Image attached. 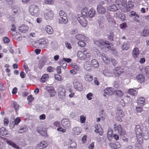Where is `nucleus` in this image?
Segmentation results:
<instances>
[{
    "mask_svg": "<svg viewBox=\"0 0 149 149\" xmlns=\"http://www.w3.org/2000/svg\"><path fill=\"white\" fill-rule=\"evenodd\" d=\"M77 56L80 60H84L86 58H89L91 56V54L90 53L86 52L84 53L82 52L79 50L77 53Z\"/></svg>",
    "mask_w": 149,
    "mask_h": 149,
    "instance_id": "nucleus-1",
    "label": "nucleus"
},
{
    "mask_svg": "<svg viewBox=\"0 0 149 149\" xmlns=\"http://www.w3.org/2000/svg\"><path fill=\"white\" fill-rule=\"evenodd\" d=\"M73 90L70 86H67L66 89L62 86L59 87L58 89V93H74L73 92Z\"/></svg>",
    "mask_w": 149,
    "mask_h": 149,
    "instance_id": "nucleus-2",
    "label": "nucleus"
},
{
    "mask_svg": "<svg viewBox=\"0 0 149 149\" xmlns=\"http://www.w3.org/2000/svg\"><path fill=\"white\" fill-rule=\"evenodd\" d=\"M124 72V70L120 66H118L113 70V74L116 77H118Z\"/></svg>",
    "mask_w": 149,
    "mask_h": 149,
    "instance_id": "nucleus-3",
    "label": "nucleus"
},
{
    "mask_svg": "<svg viewBox=\"0 0 149 149\" xmlns=\"http://www.w3.org/2000/svg\"><path fill=\"white\" fill-rule=\"evenodd\" d=\"M54 14L53 12L51 10H45L44 16L45 18L47 20L52 19L54 17Z\"/></svg>",
    "mask_w": 149,
    "mask_h": 149,
    "instance_id": "nucleus-4",
    "label": "nucleus"
},
{
    "mask_svg": "<svg viewBox=\"0 0 149 149\" xmlns=\"http://www.w3.org/2000/svg\"><path fill=\"white\" fill-rule=\"evenodd\" d=\"M124 116V113L120 108H118L116 111V117L117 120L120 121H122V118Z\"/></svg>",
    "mask_w": 149,
    "mask_h": 149,
    "instance_id": "nucleus-5",
    "label": "nucleus"
},
{
    "mask_svg": "<svg viewBox=\"0 0 149 149\" xmlns=\"http://www.w3.org/2000/svg\"><path fill=\"white\" fill-rule=\"evenodd\" d=\"M73 84L74 88L77 90L80 91L82 90L83 87L82 84L77 80H74Z\"/></svg>",
    "mask_w": 149,
    "mask_h": 149,
    "instance_id": "nucleus-6",
    "label": "nucleus"
},
{
    "mask_svg": "<svg viewBox=\"0 0 149 149\" xmlns=\"http://www.w3.org/2000/svg\"><path fill=\"white\" fill-rule=\"evenodd\" d=\"M77 19L80 24L83 26L85 27L87 26V21L81 15H78Z\"/></svg>",
    "mask_w": 149,
    "mask_h": 149,
    "instance_id": "nucleus-7",
    "label": "nucleus"
},
{
    "mask_svg": "<svg viewBox=\"0 0 149 149\" xmlns=\"http://www.w3.org/2000/svg\"><path fill=\"white\" fill-rule=\"evenodd\" d=\"M114 131L117 132L118 134L120 135H124L126 132L123 129L121 125H119L114 127Z\"/></svg>",
    "mask_w": 149,
    "mask_h": 149,
    "instance_id": "nucleus-8",
    "label": "nucleus"
},
{
    "mask_svg": "<svg viewBox=\"0 0 149 149\" xmlns=\"http://www.w3.org/2000/svg\"><path fill=\"white\" fill-rule=\"evenodd\" d=\"M39 10L38 7L35 5H31L29 8V11L31 14L34 15Z\"/></svg>",
    "mask_w": 149,
    "mask_h": 149,
    "instance_id": "nucleus-9",
    "label": "nucleus"
},
{
    "mask_svg": "<svg viewBox=\"0 0 149 149\" xmlns=\"http://www.w3.org/2000/svg\"><path fill=\"white\" fill-rule=\"evenodd\" d=\"M61 122L62 126L64 128H67L70 126V122L68 119L63 118Z\"/></svg>",
    "mask_w": 149,
    "mask_h": 149,
    "instance_id": "nucleus-10",
    "label": "nucleus"
},
{
    "mask_svg": "<svg viewBox=\"0 0 149 149\" xmlns=\"http://www.w3.org/2000/svg\"><path fill=\"white\" fill-rule=\"evenodd\" d=\"M114 17L116 19L119 18L123 21H124L125 19V15L120 11L117 12L114 15Z\"/></svg>",
    "mask_w": 149,
    "mask_h": 149,
    "instance_id": "nucleus-11",
    "label": "nucleus"
},
{
    "mask_svg": "<svg viewBox=\"0 0 149 149\" xmlns=\"http://www.w3.org/2000/svg\"><path fill=\"white\" fill-rule=\"evenodd\" d=\"M130 14V16L131 17H134L133 19L134 21L140 23V21L139 19V16L138 14H136L135 12L133 11H131Z\"/></svg>",
    "mask_w": 149,
    "mask_h": 149,
    "instance_id": "nucleus-12",
    "label": "nucleus"
},
{
    "mask_svg": "<svg viewBox=\"0 0 149 149\" xmlns=\"http://www.w3.org/2000/svg\"><path fill=\"white\" fill-rule=\"evenodd\" d=\"M112 44L111 43H109V42L108 41H104L103 45V46L107 48L109 50L115 52L116 50L115 49L112 47Z\"/></svg>",
    "mask_w": 149,
    "mask_h": 149,
    "instance_id": "nucleus-13",
    "label": "nucleus"
},
{
    "mask_svg": "<svg viewBox=\"0 0 149 149\" xmlns=\"http://www.w3.org/2000/svg\"><path fill=\"white\" fill-rule=\"evenodd\" d=\"M140 54V51L139 49L137 47H135L133 50L132 55L133 57L136 58L139 57Z\"/></svg>",
    "mask_w": 149,
    "mask_h": 149,
    "instance_id": "nucleus-14",
    "label": "nucleus"
},
{
    "mask_svg": "<svg viewBox=\"0 0 149 149\" xmlns=\"http://www.w3.org/2000/svg\"><path fill=\"white\" fill-rule=\"evenodd\" d=\"M115 3L121 10L125 7V3L123 0H116Z\"/></svg>",
    "mask_w": 149,
    "mask_h": 149,
    "instance_id": "nucleus-15",
    "label": "nucleus"
},
{
    "mask_svg": "<svg viewBox=\"0 0 149 149\" xmlns=\"http://www.w3.org/2000/svg\"><path fill=\"white\" fill-rule=\"evenodd\" d=\"M95 127V132L97 133H99L100 135H102L103 134V132L100 125L99 124L96 125Z\"/></svg>",
    "mask_w": 149,
    "mask_h": 149,
    "instance_id": "nucleus-16",
    "label": "nucleus"
},
{
    "mask_svg": "<svg viewBox=\"0 0 149 149\" xmlns=\"http://www.w3.org/2000/svg\"><path fill=\"white\" fill-rule=\"evenodd\" d=\"M3 139L7 140L6 141V142L10 146L16 149H19V146L14 142L12 141L11 140H8L5 138H3Z\"/></svg>",
    "mask_w": 149,
    "mask_h": 149,
    "instance_id": "nucleus-17",
    "label": "nucleus"
},
{
    "mask_svg": "<svg viewBox=\"0 0 149 149\" xmlns=\"http://www.w3.org/2000/svg\"><path fill=\"white\" fill-rule=\"evenodd\" d=\"M47 146V142L44 141H42L40 143L38 144L36 148L37 149H43Z\"/></svg>",
    "mask_w": 149,
    "mask_h": 149,
    "instance_id": "nucleus-18",
    "label": "nucleus"
},
{
    "mask_svg": "<svg viewBox=\"0 0 149 149\" xmlns=\"http://www.w3.org/2000/svg\"><path fill=\"white\" fill-rule=\"evenodd\" d=\"M29 29V27L26 25H23L19 27V31L22 33L26 32Z\"/></svg>",
    "mask_w": 149,
    "mask_h": 149,
    "instance_id": "nucleus-19",
    "label": "nucleus"
},
{
    "mask_svg": "<svg viewBox=\"0 0 149 149\" xmlns=\"http://www.w3.org/2000/svg\"><path fill=\"white\" fill-rule=\"evenodd\" d=\"M97 9L98 12L100 14H104L106 12L105 8L101 4L98 5L97 7Z\"/></svg>",
    "mask_w": 149,
    "mask_h": 149,
    "instance_id": "nucleus-20",
    "label": "nucleus"
},
{
    "mask_svg": "<svg viewBox=\"0 0 149 149\" xmlns=\"http://www.w3.org/2000/svg\"><path fill=\"white\" fill-rule=\"evenodd\" d=\"M37 132L39 133L41 135L44 136H47V130L44 128H42L41 130L37 129Z\"/></svg>",
    "mask_w": 149,
    "mask_h": 149,
    "instance_id": "nucleus-21",
    "label": "nucleus"
},
{
    "mask_svg": "<svg viewBox=\"0 0 149 149\" xmlns=\"http://www.w3.org/2000/svg\"><path fill=\"white\" fill-rule=\"evenodd\" d=\"M28 130V128L26 126L23 125L20 126L19 129L18 130V132L21 133L23 132H26Z\"/></svg>",
    "mask_w": 149,
    "mask_h": 149,
    "instance_id": "nucleus-22",
    "label": "nucleus"
},
{
    "mask_svg": "<svg viewBox=\"0 0 149 149\" xmlns=\"http://www.w3.org/2000/svg\"><path fill=\"white\" fill-rule=\"evenodd\" d=\"M37 43L40 45H47L48 43L47 40H46L44 38H42L38 40L37 41Z\"/></svg>",
    "mask_w": 149,
    "mask_h": 149,
    "instance_id": "nucleus-23",
    "label": "nucleus"
},
{
    "mask_svg": "<svg viewBox=\"0 0 149 149\" xmlns=\"http://www.w3.org/2000/svg\"><path fill=\"white\" fill-rule=\"evenodd\" d=\"M76 39L80 41H85L86 40L85 36L81 34H78L76 35L75 36Z\"/></svg>",
    "mask_w": 149,
    "mask_h": 149,
    "instance_id": "nucleus-24",
    "label": "nucleus"
},
{
    "mask_svg": "<svg viewBox=\"0 0 149 149\" xmlns=\"http://www.w3.org/2000/svg\"><path fill=\"white\" fill-rule=\"evenodd\" d=\"M101 57L104 62L106 64H109L110 62L109 59L106 56V55L104 53L101 54Z\"/></svg>",
    "mask_w": 149,
    "mask_h": 149,
    "instance_id": "nucleus-25",
    "label": "nucleus"
},
{
    "mask_svg": "<svg viewBox=\"0 0 149 149\" xmlns=\"http://www.w3.org/2000/svg\"><path fill=\"white\" fill-rule=\"evenodd\" d=\"M8 130L4 127H2L0 129V135L5 136L8 134Z\"/></svg>",
    "mask_w": 149,
    "mask_h": 149,
    "instance_id": "nucleus-26",
    "label": "nucleus"
},
{
    "mask_svg": "<svg viewBox=\"0 0 149 149\" xmlns=\"http://www.w3.org/2000/svg\"><path fill=\"white\" fill-rule=\"evenodd\" d=\"M104 41V40L100 39L98 40L95 41L94 43L97 45L101 47L103 45Z\"/></svg>",
    "mask_w": 149,
    "mask_h": 149,
    "instance_id": "nucleus-27",
    "label": "nucleus"
},
{
    "mask_svg": "<svg viewBox=\"0 0 149 149\" xmlns=\"http://www.w3.org/2000/svg\"><path fill=\"white\" fill-rule=\"evenodd\" d=\"M145 99L143 97H139L137 100V103L138 105L143 106L145 103Z\"/></svg>",
    "mask_w": 149,
    "mask_h": 149,
    "instance_id": "nucleus-28",
    "label": "nucleus"
},
{
    "mask_svg": "<svg viewBox=\"0 0 149 149\" xmlns=\"http://www.w3.org/2000/svg\"><path fill=\"white\" fill-rule=\"evenodd\" d=\"M107 9L110 11H115L118 10V7H117L115 4H112L107 7Z\"/></svg>",
    "mask_w": 149,
    "mask_h": 149,
    "instance_id": "nucleus-29",
    "label": "nucleus"
},
{
    "mask_svg": "<svg viewBox=\"0 0 149 149\" xmlns=\"http://www.w3.org/2000/svg\"><path fill=\"white\" fill-rule=\"evenodd\" d=\"M49 77L48 74H43L40 79V81L44 83L49 79Z\"/></svg>",
    "mask_w": 149,
    "mask_h": 149,
    "instance_id": "nucleus-30",
    "label": "nucleus"
},
{
    "mask_svg": "<svg viewBox=\"0 0 149 149\" xmlns=\"http://www.w3.org/2000/svg\"><path fill=\"white\" fill-rule=\"evenodd\" d=\"M45 30L46 32L49 34H51L53 33V30L51 27L49 25L46 26L45 28Z\"/></svg>",
    "mask_w": 149,
    "mask_h": 149,
    "instance_id": "nucleus-31",
    "label": "nucleus"
},
{
    "mask_svg": "<svg viewBox=\"0 0 149 149\" xmlns=\"http://www.w3.org/2000/svg\"><path fill=\"white\" fill-rule=\"evenodd\" d=\"M136 79L141 83H143L145 81V77L142 74H139L136 77Z\"/></svg>",
    "mask_w": 149,
    "mask_h": 149,
    "instance_id": "nucleus-32",
    "label": "nucleus"
},
{
    "mask_svg": "<svg viewBox=\"0 0 149 149\" xmlns=\"http://www.w3.org/2000/svg\"><path fill=\"white\" fill-rule=\"evenodd\" d=\"M91 64L94 68H97L99 66V63L98 61L95 59H93L91 62Z\"/></svg>",
    "mask_w": 149,
    "mask_h": 149,
    "instance_id": "nucleus-33",
    "label": "nucleus"
},
{
    "mask_svg": "<svg viewBox=\"0 0 149 149\" xmlns=\"http://www.w3.org/2000/svg\"><path fill=\"white\" fill-rule=\"evenodd\" d=\"M45 89L49 93H55L54 88L53 86H46Z\"/></svg>",
    "mask_w": 149,
    "mask_h": 149,
    "instance_id": "nucleus-34",
    "label": "nucleus"
},
{
    "mask_svg": "<svg viewBox=\"0 0 149 149\" xmlns=\"http://www.w3.org/2000/svg\"><path fill=\"white\" fill-rule=\"evenodd\" d=\"M113 133V132L112 130L111 129H109L108 130L107 134V137L108 139L110 140H111L112 139Z\"/></svg>",
    "mask_w": 149,
    "mask_h": 149,
    "instance_id": "nucleus-35",
    "label": "nucleus"
},
{
    "mask_svg": "<svg viewBox=\"0 0 149 149\" xmlns=\"http://www.w3.org/2000/svg\"><path fill=\"white\" fill-rule=\"evenodd\" d=\"M46 62L42 60H40L39 61L38 67L40 69H41L44 66Z\"/></svg>",
    "mask_w": 149,
    "mask_h": 149,
    "instance_id": "nucleus-36",
    "label": "nucleus"
},
{
    "mask_svg": "<svg viewBox=\"0 0 149 149\" xmlns=\"http://www.w3.org/2000/svg\"><path fill=\"white\" fill-rule=\"evenodd\" d=\"M85 80L88 82H90L93 79V76L89 74H86L84 77Z\"/></svg>",
    "mask_w": 149,
    "mask_h": 149,
    "instance_id": "nucleus-37",
    "label": "nucleus"
},
{
    "mask_svg": "<svg viewBox=\"0 0 149 149\" xmlns=\"http://www.w3.org/2000/svg\"><path fill=\"white\" fill-rule=\"evenodd\" d=\"M95 9L93 8L91 9L88 12V15L89 17H92L95 15Z\"/></svg>",
    "mask_w": 149,
    "mask_h": 149,
    "instance_id": "nucleus-38",
    "label": "nucleus"
},
{
    "mask_svg": "<svg viewBox=\"0 0 149 149\" xmlns=\"http://www.w3.org/2000/svg\"><path fill=\"white\" fill-rule=\"evenodd\" d=\"M130 48V45L128 42L123 43L122 47L123 50H127L128 49Z\"/></svg>",
    "mask_w": 149,
    "mask_h": 149,
    "instance_id": "nucleus-39",
    "label": "nucleus"
},
{
    "mask_svg": "<svg viewBox=\"0 0 149 149\" xmlns=\"http://www.w3.org/2000/svg\"><path fill=\"white\" fill-rule=\"evenodd\" d=\"M81 14L84 16L87 17L88 13V9L85 7L83 8L81 11Z\"/></svg>",
    "mask_w": 149,
    "mask_h": 149,
    "instance_id": "nucleus-40",
    "label": "nucleus"
},
{
    "mask_svg": "<svg viewBox=\"0 0 149 149\" xmlns=\"http://www.w3.org/2000/svg\"><path fill=\"white\" fill-rule=\"evenodd\" d=\"M84 68L87 70L90 71L91 70V65L87 63H86L84 65Z\"/></svg>",
    "mask_w": 149,
    "mask_h": 149,
    "instance_id": "nucleus-41",
    "label": "nucleus"
},
{
    "mask_svg": "<svg viewBox=\"0 0 149 149\" xmlns=\"http://www.w3.org/2000/svg\"><path fill=\"white\" fill-rule=\"evenodd\" d=\"M135 132L136 134L142 133L141 127L139 125H137L136 126L135 128Z\"/></svg>",
    "mask_w": 149,
    "mask_h": 149,
    "instance_id": "nucleus-42",
    "label": "nucleus"
},
{
    "mask_svg": "<svg viewBox=\"0 0 149 149\" xmlns=\"http://www.w3.org/2000/svg\"><path fill=\"white\" fill-rule=\"evenodd\" d=\"M136 137L137 140L139 142L143 140V138L142 136V133H140V134H136Z\"/></svg>",
    "mask_w": 149,
    "mask_h": 149,
    "instance_id": "nucleus-43",
    "label": "nucleus"
},
{
    "mask_svg": "<svg viewBox=\"0 0 149 149\" xmlns=\"http://www.w3.org/2000/svg\"><path fill=\"white\" fill-rule=\"evenodd\" d=\"M59 64L63 69H65L66 68L67 64L65 61L62 60L60 62Z\"/></svg>",
    "mask_w": 149,
    "mask_h": 149,
    "instance_id": "nucleus-44",
    "label": "nucleus"
},
{
    "mask_svg": "<svg viewBox=\"0 0 149 149\" xmlns=\"http://www.w3.org/2000/svg\"><path fill=\"white\" fill-rule=\"evenodd\" d=\"M13 106L15 109L16 112H17L19 109V105L16 102H14L13 103Z\"/></svg>",
    "mask_w": 149,
    "mask_h": 149,
    "instance_id": "nucleus-45",
    "label": "nucleus"
},
{
    "mask_svg": "<svg viewBox=\"0 0 149 149\" xmlns=\"http://www.w3.org/2000/svg\"><path fill=\"white\" fill-rule=\"evenodd\" d=\"M104 93H113V89L111 87L107 88L104 91Z\"/></svg>",
    "mask_w": 149,
    "mask_h": 149,
    "instance_id": "nucleus-46",
    "label": "nucleus"
},
{
    "mask_svg": "<svg viewBox=\"0 0 149 149\" xmlns=\"http://www.w3.org/2000/svg\"><path fill=\"white\" fill-rule=\"evenodd\" d=\"M142 35L144 36H147L149 35V30L147 29H144L142 33Z\"/></svg>",
    "mask_w": 149,
    "mask_h": 149,
    "instance_id": "nucleus-47",
    "label": "nucleus"
},
{
    "mask_svg": "<svg viewBox=\"0 0 149 149\" xmlns=\"http://www.w3.org/2000/svg\"><path fill=\"white\" fill-rule=\"evenodd\" d=\"M54 77L55 79L58 81H61L63 80L62 77L58 74H55Z\"/></svg>",
    "mask_w": 149,
    "mask_h": 149,
    "instance_id": "nucleus-48",
    "label": "nucleus"
},
{
    "mask_svg": "<svg viewBox=\"0 0 149 149\" xmlns=\"http://www.w3.org/2000/svg\"><path fill=\"white\" fill-rule=\"evenodd\" d=\"M60 20L62 21L63 23L65 24H66L68 22V19L67 18V15L65 16H64L63 17H60L59 19Z\"/></svg>",
    "mask_w": 149,
    "mask_h": 149,
    "instance_id": "nucleus-49",
    "label": "nucleus"
},
{
    "mask_svg": "<svg viewBox=\"0 0 149 149\" xmlns=\"http://www.w3.org/2000/svg\"><path fill=\"white\" fill-rule=\"evenodd\" d=\"M47 71L49 72H53L55 70V68L54 67L49 66L47 68Z\"/></svg>",
    "mask_w": 149,
    "mask_h": 149,
    "instance_id": "nucleus-50",
    "label": "nucleus"
},
{
    "mask_svg": "<svg viewBox=\"0 0 149 149\" xmlns=\"http://www.w3.org/2000/svg\"><path fill=\"white\" fill-rule=\"evenodd\" d=\"M21 121V119L19 117H17L14 120V123L13 125V127H14L15 125H18Z\"/></svg>",
    "mask_w": 149,
    "mask_h": 149,
    "instance_id": "nucleus-51",
    "label": "nucleus"
},
{
    "mask_svg": "<svg viewBox=\"0 0 149 149\" xmlns=\"http://www.w3.org/2000/svg\"><path fill=\"white\" fill-rule=\"evenodd\" d=\"M83 41H80L78 42L77 44L79 47H84L85 46L86 43Z\"/></svg>",
    "mask_w": 149,
    "mask_h": 149,
    "instance_id": "nucleus-52",
    "label": "nucleus"
},
{
    "mask_svg": "<svg viewBox=\"0 0 149 149\" xmlns=\"http://www.w3.org/2000/svg\"><path fill=\"white\" fill-rule=\"evenodd\" d=\"M9 123V120L8 117H6L4 118L3 120V123L5 126L8 125Z\"/></svg>",
    "mask_w": 149,
    "mask_h": 149,
    "instance_id": "nucleus-53",
    "label": "nucleus"
},
{
    "mask_svg": "<svg viewBox=\"0 0 149 149\" xmlns=\"http://www.w3.org/2000/svg\"><path fill=\"white\" fill-rule=\"evenodd\" d=\"M76 143H73L69 148V149H76Z\"/></svg>",
    "mask_w": 149,
    "mask_h": 149,
    "instance_id": "nucleus-54",
    "label": "nucleus"
},
{
    "mask_svg": "<svg viewBox=\"0 0 149 149\" xmlns=\"http://www.w3.org/2000/svg\"><path fill=\"white\" fill-rule=\"evenodd\" d=\"M74 133L76 134H79L81 132L80 131H78V130H79V127H75L74 129Z\"/></svg>",
    "mask_w": 149,
    "mask_h": 149,
    "instance_id": "nucleus-55",
    "label": "nucleus"
},
{
    "mask_svg": "<svg viewBox=\"0 0 149 149\" xmlns=\"http://www.w3.org/2000/svg\"><path fill=\"white\" fill-rule=\"evenodd\" d=\"M86 120V118L83 116H80V120L82 123H85Z\"/></svg>",
    "mask_w": 149,
    "mask_h": 149,
    "instance_id": "nucleus-56",
    "label": "nucleus"
},
{
    "mask_svg": "<svg viewBox=\"0 0 149 149\" xmlns=\"http://www.w3.org/2000/svg\"><path fill=\"white\" fill-rule=\"evenodd\" d=\"M136 110L137 113H141L143 110L142 107H136Z\"/></svg>",
    "mask_w": 149,
    "mask_h": 149,
    "instance_id": "nucleus-57",
    "label": "nucleus"
},
{
    "mask_svg": "<svg viewBox=\"0 0 149 149\" xmlns=\"http://www.w3.org/2000/svg\"><path fill=\"white\" fill-rule=\"evenodd\" d=\"M132 1H129L128 2V4L127 6L128 8H132L134 5L133 4H132Z\"/></svg>",
    "mask_w": 149,
    "mask_h": 149,
    "instance_id": "nucleus-58",
    "label": "nucleus"
},
{
    "mask_svg": "<svg viewBox=\"0 0 149 149\" xmlns=\"http://www.w3.org/2000/svg\"><path fill=\"white\" fill-rule=\"evenodd\" d=\"M59 15L60 17H63L64 16H65L67 15L62 10H61L59 12Z\"/></svg>",
    "mask_w": 149,
    "mask_h": 149,
    "instance_id": "nucleus-59",
    "label": "nucleus"
},
{
    "mask_svg": "<svg viewBox=\"0 0 149 149\" xmlns=\"http://www.w3.org/2000/svg\"><path fill=\"white\" fill-rule=\"evenodd\" d=\"M57 130L63 133H65L66 132L65 129H64L61 127H58L57 128Z\"/></svg>",
    "mask_w": 149,
    "mask_h": 149,
    "instance_id": "nucleus-60",
    "label": "nucleus"
},
{
    "mask_svg": "<svg viewBox=\"0 0 149 149\" xmlns=\"http://www.w3.org/2000/svg\"><path fill=\"white\" fill-rule=\"evenodd\" d=\"M56 71L58 74H60L61 72V67L60 66H58L56 68Z\"/></svg>",
    "mask_w": 149,
    "mask_h": 149,
    "instance_id": "nucleus-61",
    "label": "nucleus"
},
{
    "mask_svg": "<svg viewBox=\"0 0 149 149\" xmlns=\"http://www.w3.org/2000/svg\"><path fill=\"white\" fill-rule=\"evenodd\" d=\"M111 61L113 65L116 66V65L117 63V62L115 59L112 58Z\"/></svg>",
    "mask_w": 149,
    "mask_h": 149,
    "instance_id": "nucleus-62",
    "label": "nucleus"
},
{
    "mask_svg": "<svg viewBox=\"0 0 149 149\" xmlns=\"http://www.w3.org/2000/svg\"><path fill=\"white\" fill-rule=\"evenodd\" d=\"M116 143H111L109 144L110 146L113 149H116Z\"/></svg>",
    "mask_w": 149,
    "mask_h": 149,
    "instance_id": "nucleus-63",
    "label": "nucleus"
},
{
    "mask_svg": "<svg viewBox=\"0 0 149 149\" xmlns=\"http://www.w3.org/2000/svg\"><path fill=\"white\" fill-rule=\"evenodd\" d=\"M3 40L4 42L5 43H8L10 41V39L7 37H4L3 38Z\"/></svg>",
    "mask_w": 149,
    "mask_h": 149,
    "instance_id": "nucleus-64",
    "label": "nucleus"
}]
</instances>
